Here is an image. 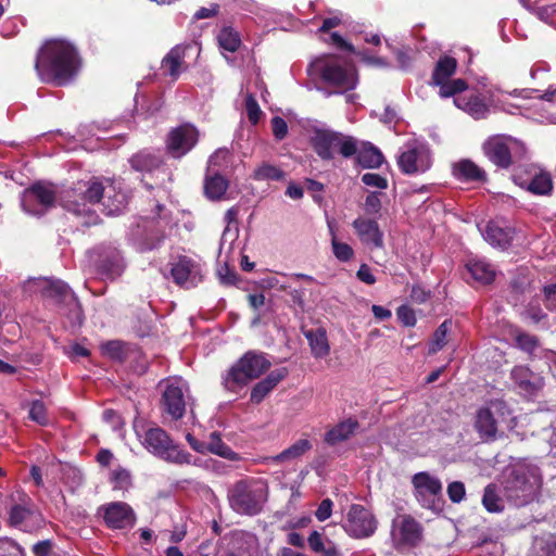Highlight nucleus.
<instances>
[{"mask_svg":"<svg viewBox=\"0 0 556 556\" xmlns=\"http://www.w3.org/2000/svg\"><path fill=\"white\" fill-rule=\"evenodd\" d=\"M452 327V320H444L433 333V338L429 348L430 354H435L447 343V333Z\"/></svg>","mask_w":556,"mask_h":556,"instance_id":"nucleus-46","label":"nucleus"},{"mask_svg":"<svg viewBox=\"0 0 556 556\" xmlns=\"http://www.w3.org/2000/svg\"><path fill=\"white\" fill-rule=\"evenodd\" d=\"M333 503L330 498H325L320 502L317 510L315 511V516L319 521L327 520L332 513Z\"/></svg>","mask_w":556,"mask_h":556,"instance_id":"nucleus-60","label":"nucleus"},{"mask_svg":"<svg viewBox=\"0 0 556 556\" xmlns=\"http://www.w3.org/2000/svg\"><path fill=\"white\" fill-rule=\"evenodd\" d=\"M391 534L397 549L413 547L421 541L422 528L412 516L402 515L393 520Z\"/></svg>","mask_w":556,"mask_h":556,"instance_id":"nucleus-13","label":"nucleus"},{"mask_svg":"<svg viewBox=\"0 0 556 556\" xmlns=\"http://www.w3.org/2000/svg\"><path fill=\"white\" fill-rule=\"evenodd\" d=\"M412 483L415 496L422 507L433 511L442 509V483L439 478L421 471L413 476Z\"/></svg>","mask_w":556,"mask_h":556,"instance_id":"nucleus-8","label":"nucleus"},{"mask_svg":"<svg viewBox=\"0 0 556 556\" xmlns=\"http://www.w3.org/2000/svg\"><path fill=\"white\" fill-rule=\"evenodd\" d=\"M165 238L164 229L160 230V235L147 233L135 241V248L137 251L143 253L152 251L161 245Z\"/></svg>","mask_w":556,"mask_h":556,"instance_id":"nucleus-44","label":"nucleus"},{"mask_svg":"<svg viewBox=\"0 0 556 556\" xmlns=\"http://www.w3.org/2000/svg\"><path fill=\"white\" fill-rule=\"evenodd\" d=\"M164 389L160 402V407L164 418L172 421L181 419L186 413L187 387L180 379L166 380L163 382Z\"/></svg>","mask_w":556,"mask_h":556,"instance_id":"nucleus-10","label":"nucleus"},{"mask_svg":"<svg viewBox=\"0 0 556 556\" xmlns=\"http://www.w3.org/2000/svg\"><path fill=\"white\" fill-rule=\"evenodd\" d=\"M288 375L287 368H278L270 371L266 378L257 382L251 391V402L261 403L265 396Z\"/></svg>","mask_w":556,"mask_h":556,"instance_id":"nucleus-26","label":"nucleus"},{"mask_svg":"<svg viewBox=\"0 0 556 556\" xmlns=\"http://www.w3.org/2000/svg\"><path fill=\"white\" fill-rule=\"evenodd\" d=\"M218 43L220 48L224 50H227L229 52H235L238 50L241 40L239 37V34L233 30L231 27H224L218 36H217Z\"/></svg>","mask_w":556,"mask_h":556,"instance_id":"nucleus-43","label":"nucleus"},{"mask_svg":"<svg viewBox=\"0 0 556 556\" xmlns=\"http://www.w3.org/2000/svg\"><path fill=\"white\" fill-rule=\"evenodd\" d=\"M544 301L548 309H556V282L544 287Z\"/></svg>","mask_w":556,"mask_h":556,"instance_id":"nucleus-62","label":"nucleus"},{"mask_svg":"<svg viewBox=\"0 0 556 556\" xmlns=\"http://www.w3.org/2000/svg\"><path fill=\"white\" fill-rule=\"evenodd\" d=\"M267 485L261 481L241 480L228 490L230 507L238 514L257 515L267 500Z\"/></svg>","mask_w":556,"mask_h":556,"instance_id":"nucleus-4","label":"nucleus"},{"mask_svg":"<svg viewBox=\"0 0 556 556\" xmlns=\"http://www.w3.org/2000/svg\"><path fill=\"white\" fill-rule=\"evenodd\" d=\"M29 418L40 426L48 425L47 408L43 402L36 400L31 402L29 409Z\"/></svg>","mask_w":556,"mask_h":556,"instance_id":"nucleus-51","label":"nucleus"},{"mask_svg":"<svg viewBox=\"0 0 556 556\" xmlns=\"http://www.w3.org/2000/svg\"><path fill=\"white\" fill-rule=\"evenodd\" d=\"M105 192L103 181L91 179L87 181H77L61 194V205L68 212L83 218L86 226L99 223V215L93 210L96 204H100Z\"/></svg>","mask_w":556,"mask_h":556,"instance_id":"nucleus-2","label":"nucleus"},{"mask_svg":"<svg viewBox=\"0 0 556 556\" xmlns=\"http://www.w3.org/2000/svg\"><path fill=\"white\" fill-rule=\"evenodd\" d=\"M381 208V201L377 193L372 192L366 197L365 211L369 214L378 213Z\"/></svg>","mask_w":556,"mask_h":556,"instance_id":"nucleus-63","label":"nucleus"},{"mask_svg":"<svg viewBox=\"0 0 556 556\" xmlns=\"http://www.w3.org/2000/svg\"><path fill=\"white\" fill-rule=\"evenodd\" d=\"M206 451L229 460L236 462L240 459V455L222 441L220 434L217 431L210 433L208 441L205 443Z\"/></svg>","mask_w":556,"mask_h":556,"instance_id":"nucleus-35","label":"nucleus"},{"mask_svg":"<svg viewBox=\"0 0 556 556\" xmlns=\"http://www.w3.org/2000/svg\"><path fill=\"white\" fill-rule=\"evenodd\" d=\"M100 510L103 511V518L110 528L123 529L131 527L136 520L132 508L124 502L110 503L102 506Z\"/></svg>","mask_w":556,"mask_h":556,"instance_id":"nucleus-17","label":"nucleus"},{"mask_svg":"<svg viewBox=\"0 0 556 556\" xmlns=\"http://www.w3.org/2000/svg\"><path fill=\"white\" fill-rule=\"evenodd\" d=\"M0 556H24V552L14 541L0 540Z\"/></svg>","mask_w":556,"mask_h":556,"instance_id":"nucleus-55","label":"nucleus"},{"mask_svg":"<svg viewBox=\"0 0 556 556\" xmlns=\"http://www.w3.org/2000/svg\"><path fill=\"white\" fill-rule=\"evenodd\" d=\"M514 337L517 346L527 353H533L539 346L538 338L530 333L516 330Z\"/></svg>","mask_w":556,"mask_h":556,"instance_id":"nucleus-47","label":"nucleus"},{"mask_svg":"<svg viewBox=\"0 0 556 556\" xmlns=\"http://www.w3.org/2000/svg\"><path fill=\"white\" fill-rule=\"evenodd\" d=\"M357 162L365 168H378L384 161L381 151L369 142H363L356 155Z\"/></svg>","mask_w":556,"mask_h":556,"instance_id":"nucleus-34","label":"nucleus"},{"mask_svg":"<svg viewBox=\"0 0 556 556\" xmlns=\"http://www.w3.org/2000/svg\"><path fill=\"white\" fill-rule=\"evenodd\" d=\"M482 504L490 513H501L504 509L503 500L498 496L495 484L485 486Z\"/></svg>","mask_w":556,"mask_h":556,"instance_id":"nucleus-42","label":"nucleus"},{"mask_svg":"<svg viewBox=\"0 0 556 556\" xmlns=\"http://www.w3.org/2000/svg\"><path fill=\"white\" fill-rule=\"evenodd\" d=\"M307 541L311 549L315 553H321L324 556H338L337 548L333 544L329 541L328 546H326L318 531H313Z\"/></svg>","mask_w":556,"mask_h":556,"instance_id":"nucleus-45","label":"nucleus"},{"mask_svg":"<svg viewBox=\"0 0 556 556\" xmlns=\"http://www.w3.org/2000/svg\"><path fill=\"white\" fill-rule=\"evenodd\" d=\"M511 142L510 138L494 136L483 143L482 149L485 156L493 164L500 168H508L513 164L511 149L509 147Z\"/></svg>","mask_w":556,"mask_h":556,"instance_id":"nucleus-16","label":"nucleus"},{"mask_svg":"<svg viewBox=\"0 0 556 556\" xmlns=\"http://www.w3.org/2000/svg\"><path fill=\"white\" fill-rule=\"evenodd\" d=\"M286 177V172L268 162L261 163L252 174V178L257 181H283Z\"/></svg>","mask_w":556,"mask_h":556,"instance_id":"nucleus-36","label":"nucleus"},{"mask_svg":"<svg viewBox=\"0 0 556 556\" xmlns=\"http://www.w3.org/2000/svg\"><path fill=\"white\" fill-rule=\"evenodd\" d=\"M432 164L430 149L427 144L413 141L404 146L397 156L400 169L407 175L427 172Z\"/></svg>","mask_w":556,"mask_h":556,"instance_id":"nucleus-11","label":"nucleus"},{"mask_svg":"<svg viewBox=\"0 0 556 556\" xmlns=\"http://www.w3.org/2000/svg\"><path fill=\"white\" fill-rule=\"evenodd\" d=\"M362 181L366 186L376 187L379 189H386L388 186L387 179L379 174L366 173L362 177Z\"/></svg>","mask_w":556,"mask_h":556,"instance_id":"nucleus-58","label":"nucleus"},{"mask_svg":"<svg viewBox=\"0 0 556 556\" xmlns=\"http://www.w3.org/2000/svg\"><path fill=\"white\" fill-rule=\"evenodd\" d=\"M304 336L308 341L311 353L315 358H324L330 353V344L327 331L319 327L304 331Z\"/></svg>","mask_w":556,"mask_h":556,"instance_id":"nucleus-27","label":"nucleus"},{"mask_svg":"<svg viewBox=\"0 0 556 556\" xmlns=\"http://www.w3.org/2000/svg\"><path fill=\"white\" fill-rule=\"evenodd\" d=\"M454 103L476 119L484 118L489 113V106L478 96L457 97L454 99Z\"/></svg>","mask_w":556,"mask_h":556,"instance_id":"nucleus-32","label":"nucleus"},{"mask_svg":"<svg viewBox=\"0 0 556 556\" xmlns=\"http://www.w3.org/2000/svg\"><path fill=\"white\" fill-rule=\"evenodd\" d=\"M358 422L354 419H346L326 432L325 441L330 445H336L351 438L358 428Z\"/></svg>","mask_w":556,"mask_h":556,"instance_id":"nucleus-33","label":"nucleus"},{"mask_svg":"<svg viewBox=\"0 0 556 556\" xmlns=\"http://www.w3.org/2000/svg\"><path fill=\"white\" fill-rule=\"evenodd\" d=\"M320 77L329 85L339 89V92L352 90L357 85L355 67L345 59L338 55H326L314 62Z\"/></svg>","mask_w":556,"mask_h":556,"instance_id":"nucleus-5","label":"nucleus"},{"mask_svg":"<svg viewBox=\"0 0 556 556\" xmlns=\"http://www.w3.org/2000/svg\"><path fill=\"white\" fill-rule=\"evenodd\" d=\"M101 269L111 278L122 275L125 269V262L121 251L110 248L101 260Z\"/></svg>","mask_w":556,"mask_h":556,"instance_id":"nucleus-31","label":"nucleus"},{"mask_svg":"<svg viewBox=\"0 0 556 556\" xmlns=\"http://www.w3.org/2000/svg\"><path fill=\"white\" fill-rule=\"evenodd\" d=\"M397 318L404 326L412 327L416 324V316L414 311L405 305H402L396 311Z\"/></svg>","mask_w":556,"mask_h":556,"instance_id":"nucleus-57","label":"nucleus"},{"mask_svg":"<svg viewBox=\"0 0 556 556\" xmlns=\"http://www.w3.org/2000/svg\"><path fill=\"white\" fill-rule=\"evenodd\" d=\"M56 191L53 185L36 182L25 189L22 195L23 210L31 215L41 216L55 205Z\"/></svg>","mask_w":556,"mask_h":556,"instance_id":"nucleus-9","label":"nucleus"},{"mask_svg":"<svg viewBox=\"0 0 556 556\" xmlns=\"http://www.w3.org/2000/svg\"><path fill=\"white\" fill-rule=\"evenodd\" d=\"M228 188V181L220 175L207 177L204 185V191L211 200H219Z\"/></svg>","mask_w":556,"mask_h":556,"instance_id":"nucleus-41","label":"nucleus"},{"mask_svg":"<svg viewBox=\"0 0 556 556\" xmlns=\"http://www.w3.org/2000/svg\"><path fill=\"white\" fill-rule=\"evenodd\" d=\"M352 225L363 243L371 244L375 248L383 245V235L377 222L359 217Z\"/></svg>","mask_w":556,"mask_h":556,"instance_id":"nucleus-23","label":"nucleus"},{"mask_svg":"<svg viewBox=\"0 0 556 556\" xmlns=\"http://www.w3.org/2000/svg\"><path fill=\"white\" fill-rule=\"evenodd\" d=\"M170 274L178 286L186 288L194 287L201 280L198 266L186 256L173 264Z\"/></svg>","mask_w":556,"mask_h":556,"instance_id":"nucleus-21","label":"nucleus"},{"mask_svg":"<svg viewBox=\"0 0 556 556\" xmlns=\"http://www.w3.org/2000/svg\"><path fill=\"white\" fill-rule=\"evenodd\" d=\"M358 150L359 147L357 146V142L353 137L340 134L338 152L342 156L350 157L352 155H357Z\"/></svg>","mask_w":556,"mask_h":556,"instance_id":"nucleus-50","label":"nucleus"},{"mask_svg":"<svg viewBox=\"0 0 556 556\" xmlns=\"http://www.w3.org/2000/svg\"><path fill=\"white\" fill-rule=\"evenodd\" d=\"M187 48V46L177 45L162 60L161 68L163 74L174 81L188 68L185 61Z\"/></svg>","mask_w":556,"mask_h":556,"instance_id":"nucleus-22","label":"nucleus"},{"mask_svg":"<svg viewBox=\"0 0 556 556\" xmlns=\"http://www.w3.org/2000/svg\"><path fill=\"white\" fill-rule=\"evenodd\" d=\"M312 448V443L307 439H300L290 447L280 454L271 457L275 463L290 462L300 458L304 453Z\"/></svg>","mask_w":556,"mask_h":556,"instance_id":"nucleus-38","label":"nucleus"},{"mask_svg":"<svg viewBox=\"0 0 556 556\" xmlns=\"http://www.w3.org/2000/svg\"><path fill=\"white\" fill-rule=\"evenodd\" d=\"M170 441L172 440L162 428L153 427L146 430L142 443L149 452L159 456L165 448V445L169 444Z\"/></svg>","mask_w":556,"mask_h":556,"instance_id":"nucleus-30","label":"nucleus"},{"mask_svg":"<svg viewBox=\"0 0 556 556\" xmlns=\"http://www.w3.org/2000/svg\"><path fill=\"white\" fill-rule=\"evenodd\" d=\"M357 278L367 283L374 285L376 282V277L372 275L369 266L367 264H362L356 273Z\"/></svg>","mask_w":556,"mask_h":556,"instance_id":"nucleus-64","label":"nucleus"},{"mask_svg":"<svg viewBox=\"0 0 556 556\" xmlns=\"http://www.w3.org/2000/svg\"><path fill=\"white\" fill-rule=\"evenodd\" d=\"M342 527L350 536L363 539L374 534L377 529V520L367 508L353 504Z\"/></svg>","mask_w":556,"mask_h":556,"instance_id":"nucleus-12","label":"nucleus"},{"mask_svg":"<svg viewBox=\"0 0 556 556\" xmlns=\"http://www.w3.org/2000/svg\"><path fill=\"white\" fill-rule=\"evenodd\" d=\"M453 175L460 181H484L485 172L470 160H460L453 164Z\"/></svg>","mask_w":556,"mask_h":556,"instance_id":"nucleus-28","label":"nucleus"},{"mask_svg":"<svg viewBox=\"0 0 556 556\" xmlns=\"http://www.w3.org/2000/svg\"><path fill=\"white\" fill-rule=\"evenodd\" d=\"M245 111L249 121L252 124H256L262 115V111L258 106V103L253 94H248L245 98Z\"/></svg>","mask_w":556,"mask_h":556,"instance_id":"nucleus-53","label":"nucleus"},{"mask_svg":"<svg viewBox=\"0 0 556 556\" xmlns=\"http://www.w3.org/2000/svg\"><path fill=\"white\" fill-rule=\"evenodd\" d=\"M332 252L334 256L341 262H348L354 256V251L351 245L344 242H340L337 237L332 233L331 239Z\"/></svg>","mask_w":556,"mask_h":556,"instance_id":"nucleus-49","label":"nucleus"},{"mask_svg":"<svg viewBox=\"0 0 556 556\" xmlns=\"http://www.w3.org/2000/svg\"><path fill=\"white\" fill-rule=\"evenodd\" d=\"M42 292L48 299H52L58 303H66L71 307L74 318L78 323L81 321L80 305L66 283L60 280H49Z\"/></svg>","mask_w":556,"mask_h":556,"instance_id":"nucleus-18","label":"nucleus"},{"mask_svg":"<svg viewBox=\"0 0 556 556\" xmlns=\"http://www.w3.org/2000/svg\"><path fill=\"white\" fill-rule=\"evenodd\" d=\"M103 184L105 192L100 204L108 215L119 214L128 203L127 195L122 191L121 186H116L115 181L105 179Z\"/></svg>","mask_w":556,"mask_h":556,"instance_id":"nucleus-20","label":"nucleus"},{"mask_svg":"<svg viewBox=\"0 0 556 556\" xmlns=\"http://www.w3.org/2000/svg\"><path fill=\"white\" fill-rule=\"evenodd\" d=\"M30 515V509L25 505L16 504L11 507L9 520L12 526H21Z\"/></svg>","mask_w":556,"mask_h":556,"instance_id":"nucleus-52","label":"nucleus"},{"mask_svg":"<svg viewBox=\"0 0 556 556\" xmlns=\"http://www.w3.org/2000/svg\"><path fill=\"white\" fill-rule=\"evenodd\" d=\"M447 495L453 503H460L466 495L465 484L460 481L451 482L447 485Z\"/></svg>","mask_w":556,"mask_h":556,"instance_id":"nucleus-54","label":"nucleus"},{"mask_svg":"<svg viewBox=\"0 0 556 556\" xmlns=\"http://www.w3.org/2000/svg\"><path fill=\"white\" fill-rule=\"evenodd\" d=\"M218 277L223 285L232 286L236 285L238 276L236 271L231 270L226 265L218 269Z\"/></svg>","mask_w":556,"mask_h":556,"instance_id":"nucleus-61","label":"nucleus"},{"mask_svg":"<svg viewBox=\"0 0 556 556\" xmlns=\"http://www.w3.org/2000/svg\"><path fill=\"white\" fill-rule=\"evenodd\" d=\"M270 367V362L263 353L247 352L223 378L227 390L233 391L237 387L245 386L250 380L258 378Z\"/></svg>","mask_w":556,"mask_h":556,"instance_id":"nucleus-6","label":"nucleus"},{"mask_svg":"<svg viewBox=\"0 0 556 556\" xmlns=\"http://www.w3.org/2000/svg\"><path fill=\"white\" fill-rule=\"evenodd\" d=\"M340 132L330 130L317 131L313 139V147L323 160H331L338 151Z\"/></svg>","mask_w":556,"mask_h":556,"instance_id":"nucleus-25","label":"nucleus"},{"mask_svg":"<svg viewBox=\"0 0 556 556\" xmlns=\"http://www.w3.org/2000/svg\"><path fill=\"white\" fill-rule=\"evenodd\" d=\"M271 129H273L274 136L278 140H281L287 136L288 125L282 117L275 116L271 118Z\"/></svg>","mask_w":556,"mask_h":556,"instance_id":"nucleus-59","label":"nucleus"},{"mask_svg":"<svg viewBox=\"0 0 556 556\" xmlns=\"http://www.w3.org/2000/svg\"><path fill=\"white\" fill-rule=\"evenodd\" d=\"M111 482L114 490H128L131 486V476L126 469L119 468L112 471Z\"/></svg>","mask_w":556,"mask_h":556,"instance_id":"nucleus-48","label":"nucleus"},{"mask_svg":"<svg viewBox=\"0 0 556 556\" xmlns=\"http://www.w3.org/2000/svg\"><path fill=\"white\" fill-rule=\"evenodd\" d=\"M102 351L105 355L113 359L121 361L124 355L123 344L121 341H109L102 345Z\"/></svg>","mask_w":556,"mask_h":556,"instance_id":"nucleus-56","label":"nucleus"},{"mask_svg":"<svg viewBox=\"0 0 556 556\" xmlns=\"http://www.w3.org/2000/svg\"><path fill=\"white\" fill-rule=\"evenodd\" d=\"M130 165L135 170L138 172H151L155 168H157L162 160L157 155L148 152V151H140L136 153L130 160Z\"/></svg>","mask_w":556,"mask_h":556,"instance_id":"nucleus-37","label":"nucleus"},{"mask_svg":"<svg viewBox=\"0 0 556 556\" xmlns=\"http://www.w3.org/2000/svg\"><path fill=\"white\" fill-rule=\"evenodd\" d=\"M157 457L177 465L192 464V455L180 450L177 445L173 444L172 441L169 444L165 445V448Z\"/></svg>","mask_w":556,"mask_h":556,"instance_id":"nucleus-39","label":"nucleus"},{"mask_svg":"<svg viewBox=\"0 0 556 556\" xmlns=\"http://www.w3.org/2000/svg\"><path fill=\"white\" fill-rule=\"evenodd\" d=\"M542 484L543 478L538 466L520 464L507 476L504 482V495L515 506H523L539 496Z\"/></svg>","mask_w":556,"mask_h":556,"instance_id":"nucleus-3","label":"nucleus"},{"mask_svg":"<svg viewBox=\"0 0 556 556\" xmlns=\"http://www.w3.org/2000/svg\"><path fill=\"white\" fill-rule=\"evenodd\" d=\"M35 66L42 80L63 85L77 71L78 54L68 41L50 40L41 48Z\"/></svg>","mask_w":556,"mask_h":556,"instance_id":"nucleus-1","label":"nucleus"},{"mask_svg":"<svg viewBox=\"0 0 556 556\" xmlns=\"http://www.w3.org/2000/svg\"><path fill=\"white\" fill-rule=\"evenodd\" d=\"M199 131L191 124H184L172 129L167 136L166 147L174 157L187 154L198 142Z\"/></svg>","mask_w":556,"mask_h":556,"instance_id":"nucleus-14","label":"nucleus"},{"mask_svg":"<svg viewBox=\"0 0 556 556\" xmlns=\"http://www.w3.org/2000/svg\"><path fill=\"white\" fill-rule=\"evenodd\" d=\"M467 268L477 281L490 283L494 279L495 273L493 268L484 261H471L467 264Z\"/></svg>","mask_w":556,"mask_h":556,"instance_id":"nucleus-40","label":"nucleus"},{"mask_svg":"<svg viewBox=\"0 0 556 556\" xmlns=\"http://www.w3.org/2000/svg\"><path fill=\"white\" fill-rule=\"evenodd\" d=\"M482 235L491 245L501 249L508 248L513 239V231L509 228H502L493 222L486 225Z\"/></svg>","mask_w":556,"mask_h":556,"instance_id":"nucleus-29","label":"nucleus"},{"mask_svg":"<svg viewBox=\"0 0 556 556\" xmlns=\"http://www.w3.org/2000/svg\"><path fill=\"white\" fill-rule=\"evenodd\" d=\"M513 180L517 186L535 195H551L553 192L552 176L549 173L542 169L533 172L529 178H525L522 175L515 173Z\"/></svg>","mask_w":556,"mask_h":556,"instance_id":"nucleus-19","label":"nucleus"},{"mask_svg":"<svg viewBox=\"0 0 556 556\" xmlns=\"http://www.w3.org/2000/svg\"><path fill=\"white\" fill-rule=\"evenodd\" d=\"M510 376L518 388L525 393L534 394L543 387V379L526 366L514 367Z\"/></svg>","mask_w":556,"mask_h":556,"instance_id":"nucleus-24","label":"nucleus"},{"mask_svg":"<svg viewBox=\"0 0 556 556\" xmlns=\"http://www.w3.org/2000/svg\"><path fill=\"white\" fill-rule=\"evenodd\" d=\"M505 404L501 401H493L485 407L478 409L475 420V429L484 441H493L497 433L496 414L504 410Z\"/></svg>","mask_w":556,"mask_h":556,"instance_id":"nucleus-15","label":"nucleus"},{"mask_svg":"<svg viewBox=\"0 0 556 556\" xmlns=\"http://www.w3.org/2000/svg\"><path fill=\"white\" fill-rule=\"evenodd\" d=\"M457 68V61L452 56H442L438 60L433 73L432 84L439 87L441 98L456 96L468 88L466 80L462 78L451 79Z\"/></svg>","mask_w":556,"mask_h":556,"instance_id":"nucleus-7","label":"nucleus"}]
</instances>
